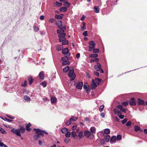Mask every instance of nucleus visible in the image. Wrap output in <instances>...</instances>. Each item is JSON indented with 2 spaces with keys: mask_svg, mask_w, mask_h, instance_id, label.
<instances>
[{
  "mask_svg": "<svg viewBox=\"0 0 147 147\" xmlns=\"http://www.w3.org/2000/svg\"><path fill=\"white\" fill-rule=\"evenodd\" d=\"M77 127V126L76 125H73L72 128V130H74L76 129Z\"/></svg>",
  "mask_w": 147,
  "mask_h": 147,
  "instance_id": "0e129e2a",
  "label": "nucleus"
},
{
  "mask_svg": "<svg viewBox=\"0 0 147 147\" xmlns=\"http://www.w3.org/2000/svg\"><path fill=\"white\" fill-rule=\"evenodd\" d=\"M40 84L42 85L43 87H46L47 86V84L45 82H43L40 83Z\"/></svg>",
  "mask_w": 147,
  "mask_h": 147,
  "instance_id": "8fccbe9b",
  "label": "nucleus"
},
{
  "mask_svg": "<svg viewBox=\"0 0 147 147\" xmlns=\"http://www.w3.org/2000/svg\"><path fill=\"white\" fill-rule=\"evenodd\" d=\"M131 124V122L130 121H128L126 124L127 126H130Z\"/></svg>",
  "mask_w": 147,
  "mask_h": 147,
  "instance_id": "603ef678",
  "label": "nucleus"
},
{
  "mask_svg": "<svg viewBox=\"0 0 147 147\" xmlns=\"http://www.w3.org/2000/svg\"><path fill=\"white\" fill-rule=\"evenodd\" d=\"M0 146L3 147H7V145L4 144L3 142H2L0 143Z\"/></svg>",
  "mask_w": 147,
  "mask_h": 147,
  "instance_id": "09e8293b",
  "label": "nucleus"
},
{
  "mask_svg": "<svg viewBox=\"0 0 147 147\" xmlns=\"http://www.w3.org/2000/svg\"><path fill=\"white\" fill-rule=\"evenodd\" d=\"M39 76L40 79L43 80L44 78V72L43 71H41L39 74Z\"/></svg>",
  "mask_w": 147,
  "mask_h": 147,
  "instance_id": "dca6fc26",
  "label": "nucleus"
},
{
  "mask_svg": "<svg viewBox=\"0 0 147 147\" xmlns=\"http://www.w3.org/2000/svg\"><path fill=\"white\" fill-rule=\"evenodd\" d=\"M86 83H85L83 86L84 89V90L87 93H89L90 91V89L89 87H88L86 85Z\"/></svg>",
  "mask_w": 147,
  "mask_h": 147,
  "instance_id": "9d476101",
  "label": "nucleus"
},
{
  "mask_svg": "<svg viewBox=\"0 0 147 147\" xmlns=\"http://www.w3.org/2000/svg\"><path fill=\"white\" fill-rule=\"evenodd\" d=\"M91 134L90 132L88 131H86L84 132V135L85 136L88 138Z\"/></svg>",
  "mask_w": 147,
  "mask_h": 147,
  "instance_id": "2eb2a0df",
  "label": "nucleus"
},
{
  "mask_svg": "<svg viewBox=\"0 0 147 147\" xmlns=\"http://www.w3.org/2000/svg\"><path fill=\"white\" fill-rule=\"evenodd\" d=\"M99 61V59L98 58H96L94 59H92L90 60L91 63H93L94 61L98 62Z\"/></svg>",
  "mask_w": 147,
  "mask_h": 147,
  "instance_id": "f704fd0d",
  "label": "nucleus"
},
{
  "mask_svg": "<svg viewBox=\"0 0 147 147\" xmlns=\"http://www.w3.org/2000/svg\"><path fill=\"white\" fill-rule=\"evenodd\" d=\"M27 85V82L26 81H25L24 82V84L22 85V86H23L25 87Z\"/></svg>",
  "mask_w": 147,
  "mask_h": 147,
  "instance_id": "69168bd1",
  "label": "nucleus"
},
{
  "mask_svg": "<svg viewBox=\"0 0 147 147\" xmlns=\"http://www.w3.org/2000/svg\"><path fill=\"white\" fill-rule=\"evenodd\" d=\"M122 104L124 105L125 106H126L128 105V103L126 102H124L122 103Z\"/></svg>",
  "mask_w": 147,
  "mask_h": 147,
  "instance_id": "e2e57ef3",
  "label": "nucleus"
},
{
  "mask_svg": "<svg viewBox=\"0 0 147 147\" xmlns=\"http://www.w3.org/2000/svg\"><path fill=\"white\" fill-rule=\"evenodd\" d=\"M72 121L71 120L69 119V121H67L65 122V124L66 125H70Z\"/></svg>",
  "mask_w": 147,
  "mask_h": 147,
  "instance_id": "de8ad7c7",
  "label": "nucleus"
},
{
  "mask_svg": "<svg viewBox=\"0 0 147 147\" xmlns=\"http://www.w3.org/2000/svg\"><path fill=\"white\" fill-rule=\"evenodd\" d=\"M110 136L109 135H107L105 136V140L106 142H108L110 139Z\"/></svg>",
  "mask_w": 147,
  "mask_h": 147,
  "instance_id": "a878e982",
  "label": "nucleus"
},
{
  "mask_svg": "<svg viewBox=\"0 0 147 147\" xmlns=\"http://www.w3.org/2000/svg\"><path fill=\"white\" fill-rule=\"evenodd\" d=\"M34 130L36 132V133L38 134L37 135H35L34 136V138L35 140H37L39 138V136L41 135L42 136H43V135L42 134V131L40 130L39 129H34Z\"/></svg>",
  "mask_w": 147,
  "mask_h": 147,
  "instance_id": "f257e3e1",
  "label": "nucleus"
},
{
  "mask_svg": "<svg viewBox=\"0 0 147 147\" xmlns=\"http://www.w3.org/2000/svg\"><path fill=\"white\" fill-rule=\"evenodd\" d=\"M71 121H75L78 119V118L74 116H72L69 119Z\"/></svg>",
  "mask_w": 147,
  "mask_h": 147,
  "instance_id": "473e14b6",
  "label": "nucleus"
},
{
  "mask_svg": "<svg viewBox=\"0 0 147 147\" xmlns=\"http://www.w3.org/2000/svg\"><path fill=\"white\" fill-rule=\"evenodd\" d=\"M104 106L103 105H101L99 109L100 111L101 112L102 111L103 109L104 108Z\"/></svg>",
  "mask_w": 147,
  "mask_h": 147,
  "instance_id": "3c124183",
  "label": "nucleus"
},
{
  "mask_svg": "<svg viewBox=\"0 0 147 147\" xmlns=\"http://www.w3.org/2000/svg\"><path fill=\"white\" fill-rule=\"evenodd\" d=\"M67 10V8L65 7H61L59 9L60 11L63 12H65Z\"/></svg>",
  "mask_w": 147,
  "mask_h": 147,
  "instance_id": "412c9836",
  "label": "nucleus"
},
{
  "mask_svg": "<svg viewBox=\"0 0 147 147\" xmlns=\"http://www.w3.org/2000/svg\"><path fill=\"white\" fill-rule=\"evenodd\" d=\"M63 53L65 55L69 56L70 55V53L69 52V50L67 48L63 49L62 51Z\"/></svg>",
  "mask_w": 147,
  "mask_h": 147,
  "instance_id": "0eeeda50",
  "label": "nucleus"
},
{
  "mask_svg": "<svg viewBox=\"0 0 147 147\" xmlns=\"http://www.w3.org/2000/svg\"><path fill=\"white\" fill-rule=\"evenodd\" d=\"M20 130V131L22 133H24L25 131V128L23 127L20 126V129H19Z\"/></svg>",
  "mask_w": 147,
  "mask_h": 147,
  "instance_id": "6ab92c4d",
  "label": "nucleus"
},
{
  "mask_svg": "<svg viewBox=\"0 0 147 147\" xmlns=\"http://www.w3.org/2000/svg\"><path fill=\"white\" fill-rule=\"evenodd\" d=\"M62 61H63L62 63V65L65 66L67 65H68L69 64V62L68 61V58L67 57H65L62 58Z\"/></svg>",
  "mask_w": 147,
  "mask_h": 147,
  "instance_id": "20e7f679",
  "label": "nucleus"
},
{
  "mask_svg": "<svg viewBox=\"0 0 147 147\" xmlns=\"http://www.w3.org/2000/svg\"><path fill=\"white\" fill-rule=\"evenodd\" d=\"M58 36L59 37H65V34L64 32L62 33L61 34H59Z\"/></svg>",
  "mask_w": 147,
  "mask_h": 147,
  "instance_id": "72a5a7b5",
  "label": "nucleus"
},
{
  "mask_svg": "<svg viewBox=\"0 0 147 147\" xmlns=\"http://www.w3.org/2000/svg\"><path fill=\"white\" fill-rule=\"evenodd\" d=\"M56 24L59 28L61 29H65L66 28L65 26H62V23L61 20L58 21L56 22Z\"/></svg>",
  "mask_w": 147,
  "mask_h": 147,
  "instance_id": "39448f33",
  "label": "nucleus"
},
{
  "mask_svg": "<svg viewBox=\"0 0 147 147\" xmlns=\"http://www.w3.org/2000/svg\"><path fill=\"white\" fill-rule=\"evenodd\" d=\"M83 85L82 82H78L77 83L76 87L78 89H82Z\"/></svg>",
  "mask_w": 147,
  "mask_h": 147,
  "instance_id": "1a4fd4ad",
  "label": "nucleus"
},
{
  "mask_svg": "<svg viewBox=\"0 0 147 147\" xmlns=\"http://www.w3.org/2000/svg\"><path fill=\"white\" fill-rule=\"evenodd\" d=\"M94 12L96 13H98L99 11V8L98 6H95L94 7Z\"/></svg>",
  "mask_w": 147,
  "mask_h": 147,
  "instance_id": "f3484780",
  "label": "nucleus"
},
{
  "mask_svg": "<svg viewBox=\"0 0 147 147\" xmlns=\"http://www.w3.org/2000/svg\"><path fill=\"white\" fill-rule=\"evenodd\" d=\"M26 129L27 130L29 131L30 130V129L29 128V127L31 125V124L29 123V125H28L27 124H26Z\"/></svg>",
  "mask_w": 147,
  "mask_h": 147,
  "instance_id": "c9c22d12",
  "label": "nucleus"
},
{
  "mask_svg": "<svg viewBox=\"0 0 147 147\" xmlns=\"http://www.w3.org/2000/svg\"><path fill=\"white\" fill-rule=\"evenodd\" d=\"M94 74L97 76H99V73L98 72H97V71H94Z\"/></svg>",
  "mask_w": 147,
  "mask_h": 147,
  "instance_id": "680f3d73",
  "label": "nucleus"
},
{
  "mask_svg": "<svg viewBox=\"0 0 147 147\" xmlns=\"http://www.w3.org/2000/svg\"><path fill=\"white\" fill-rule=\"evenodd\" d=\"M54 4L55 6L58 7H60L62 5V3H59L57 1H56V2H55L54 3Z\"/></svg>",
  "mask_w": 147,
  "mask_h": 147,
  "instance_id": "aec40b11",
  "label": "nucleus"
},
{
  "mask_svg": "<svg viewBox=\"0 0 147 147\" xmlns=\"http://www.w3.org/2000/svg\"><path fill=\"white\" fill-rule=\"evenodd\" d=\"M104 132L106 134H109L110 133V130L109 129H105Z\"/></svg>",
  "mask_w": 147,
  "mask_h": 147,
  "instance_id": "bb28decb",
  "label": "nucleus"
},
{
  "mask_svg": "<svg viewBox=\"0 0 147 147\" xmlns=\"http://www.w3.org/2000/svg\"><path fill=\"white\" fill-rule=\"evenodd\" d=\"M83 131H80L79 133L78 136L80 139H81L83 137Z\"/></svg>",
  "mask_w": 147,
  "mask_h": 147,
  "instance_id": "cd10ccee",
  "label": "nucleus"
},
{
  "mask_svg": "<svg viewBox=\"0 0 147 147\" xmlns=\"http://www.w3.org/2000/svg\"><path fill=\"white\" fill-rule=\"evenodd\" d=\"M59 41L61 42H63L64 40H65L66 39L65 37H59Z\"/></svg>",
  "mask_w": 147,
  "mask_h": 147,
  "instance_id": "c03bdc74",
  "label": "nucleus"
},
{
  "mask_svg": "<svg viewBox=\"0 0 147 147\" xmlns=\"http://www.w3.org/2000/svg\"><path fill=\"white\" fill-rule=\"evenodd\" d=\"M92 84H91V87L92 89H93L96 87L97 85L94 80L93 79L92 80Z\"/></svg>",
  "mask_w": 147,
  "mask_h": 147,
  "instance_id": "ddd939ff",
  "label": "nucleus"
},
{
  "mask_svg": "<svg viewBox=\"0 0 147 147\" xmlns=\"http://www.w3.org/2000/svg\"><path fill=\"white\" fill-rule=\"evenodd\" d=\"M24 100L27 101H29L30 102V98L28 96L26 95L25 96H24Z\"/></svg>",
  "mask_w": 147,
  "mask_h": 147,
  "instance_id": "5701e85b",
  "label": "nucleus"
},
{
  "mask_svg": "<svg viewBox=\"0 0 147 147\" xmlns=\"http://www.w3.org/2000/svg\"><path fill=\"white\" fill-rule=\"evenodd\" d=\"M117 140L116 137L115 136H113L111 138L110 140V142L111 144H113V143H115V141Z\"/></svg>",
  "mask_w": 147,
  "mask_h": 147,
  "instance_id": "4468645a",
  "label": "nucleus"
},
{
  "mask_svg": "<svg viewBox=\"0 0 147 147\" xmlns=\"http://www.w3.org/2000/svg\"><path fill=\"white\" fill-rule=\"evenodd\" d=\"M69 67L68 66L65 67L63 69V71L64 72H67L69 70Z\"/></svg>",
  "mask_w": 147,
  "mask_h": 147,
  "instance_id": "2f4dec72",
  "label": "nucleus"
},
{
  "mask_svg": "<svg viewBox=\"0 0 147 147\" xmlns=\"http://www.w3.org/2000/svg\"><path fill=\"white\" fill-rule=\"evenodd\" d=\"M71 136V133L70 132H67L65 134V136L67 138L70 137Z\"/></svg>",
  "mask_w": 147,
  "mask_h": 147,
  "instance_id": "ea45409f",
  "label": "nucleus"
},
{
  "mask_svg": "<svg viewBox=\"0 0 147 147\" xmlns=\"http://www.w3.org/2000/svg\"><path fill=\"white\" fill-rule=\"evenodd\" d=\"M114 112L115 114H117V115H119L121 114V112L119 111L117 109H114Z\"/></svg>",
  "mask_w": 147,
  "mask_h": 147,
  "instance_id": "b1692460",
  "label": "nucleus"
},
{
  "mask_svg": "<svg viewBox=\"0 0 147 147\" xmlns=\"http://www.w3.org/2000/svg\"><path fill=\"white\" fill-rule=\"evenodd\" d=\"M82 35L84 36H87L88 35V33H87V31H84L83 34H82Z\"/></svg>",
  "mask_w": 147,
  "mask_h": 147,
  "instance_id": "864d4df0",
  "label": "nucleus"
},
{
  "mask_svg": "<svg viewBox=\"0 0 147 147\" xmlns=\"http://www.w3.org/2000/svg\"><path fill=\"white\" fill-rule=\"evenodd\" d=\"M67 130V129L66 128H64L61 129V131L63 133H65Z\"/></svg>",
  "mask_w": 147,
  "mask_h": 147,
  "instance_id": "58836bf2",
  "label": "nucleus"
},
{
  "mask_svg": "<svg viewBox=\"0 0 147 147\" xmlns=\"http://www.w3.org/2000/svg\"><path fill=\"white\" fill-rule=\"evenodd\" d=\"M55 19L54 18H51L49 20V21L51 23H52L55 21Z\"/></svg>",
  "mask_w": 147,
  "mask_h": 147,
  "instance_id": "4d7b16f0",
  "label": "nucleus"
},
{
  "mask_svg": "<svg viewBox=\"0 0 147 147\" xmlns=\"http://www.w3.org/2000/svg\"><path fill=\"white\" fill-rule=\"evenodd\" d=\"M28 80L30 84H31L33 82V80L31 76L28 77Z\"/></svg>",
  "mask_w": 147,
  "mask_h": 147,
  "instance_id": "e433bc0d",
  "label": "nucleus"
},
{
  "mask_svg": "<svg viewBox=\"0 0 147 147\" xmlns=\"http://www.w3.org/2000/svg\"><path fill=\"white\" fill-rule=\"evenodd\" d=\"M51 102L52 103H55L57 100V98L55 97H52L51 98Z\"/></svg>",
  "mask_w": 147,
  "mask_h": 147,
  "instance_id": "4be33fe9",
  "label": "nucleus"
},
{
  "mask_svg": "<svg viewBox=\"0 0 147 147\" xmlns=\"http://www.w3.org/2000/svg\"><path fill=\"white\" fill-rule=\"evenodd\" d=\"M93 53H98L99 52V49H93Z\"/></svg>",
  "mask_w": 147,
  "mask_h": 147,
  "instance_id": "79ce46f5",
  "label": "nucleus"
},
{
  "mask_svg": "<svg viewBox=\"0 0 147 147\" xmlns=\"http://www.w3.org/2000/svg\"><path fill=\"white\" fill-rule=\"evenodd\" d=\"M68 75L70 77V80L71 81H73L74 80L76 77V75L74 73V71L73 69L70 70H69Z\"/></svg>",
  "mask_w": 147,
  "mask_h": 147,
  "instance_id": "7ed1b4c3",
  "label": "nucleus"
},
{
  "mask_svg": "<svg viewBox=\"0 0 147 147\" xmlns=\"http://www.w3.org/2000/svg\"><path fill=\"white\" fill-rule=\"evenodd\" d=\"M89 43L90 46L89 47H90L91 48L94 49L95 47V43L93 41H91L89 42Z\"/></svg>",
  "mask_w": 147,
  "mask_h": 147,
  "instance_id": "f8f14e48",
  "label": "nucleus"
},
{
  "mask_svg": "<svg viewBox=\"0 0 147 147\" xmlns=\"http://www.w3.org/2000/svg\"><path fill=\"white\" fill-rule=\"evenodd\" d=\"M63 16V14L59 15H56L55 16V17L56 19H61L62 18Z\"/></svg>",
  "mask_w": 147,
  "mask_h": 147,
  "instance_id": "a211bd4d",
  "label": "nucleus"
},
{
  "mask_svg": "<svg viewBox=\"0 0 147 147\" xmlns=\"http://www.w3.org/2000/svg\"><path fill=\"white\" fill-rule=\"evenodd\" d=\"M90 131L93 133H96V128L94 127H92L90 128Z\"/></svg>",
  "mask_w": 147,
  "mask_h": 147,
  "instance_id": "393cba45",
  "label": "nucleus"
},
{
  "mask_svg": "<svg viewBox=\"0 0 147 147\" xmlns=\"http://www.w3.org/2000/svg\"><path fill=\"white\" fill-rule=\"evenodd\" d=\"M138 103L139 105H143L144 104V101L140 99H138Z\"/></svg>",
  "mask_w": 147,
  "mask_h": 147,
  "instance_id": "7c9ffc66",
  "label": "nucleus"
},
{
  "mask_svg": "<svg viewBox=\"0 0 147 147\" xmlns=\"http://www.w3.org/2000/svg\"><path fill=\"white\" fill-rule=\"evenodd\" d=\"M105 114L104 113L102 112L101 113L100 115L101 117L104 118L105 117Z\"/></svg>",
  "mask_w": 147,
  "mask_h": 147,
  "instance_id": "bf43d9fd",
  "label": "nucleus"
},
{
  "mask_svg": "<svg viewBox=\"0 0 147 147\" xmlns=\"http://www.w3.org/2000/svg\"><path fill=\"white\" fill-rule=\"evenodd\" d=\"M40 18L41 20H43L44 19V16L43 15L41 16L40 17Z\"/></svg>",
  "mask_w": 147,
  "mask_h": 147,
  "instance_id": "338daca9",
  "label": "nucleus"
},
{
  "mask_svg": "<svg viewBox=\"0 0 147 147\" xmlns=\"http://www.w3.org/2000/svg\"><path fill=\"white\" fill-rule=\"evenodd\" d=\"M98 55L97 54H92L90 55V57H94L96 58L97 57H98Z\"/></svg>",
  "mask_w": 147,
  "mask_h": 147,
  "instance_id": "c85d7f7f",
  "label": "nucleus"
},
{
  "mask_svg": "<svg viewBox=\"0 0 147 147\" xmlns=\"http://www.w3.org/2000/svg\"><path fill=\"white\" fill-rule=\"evenodd\" d=\"M34 30L35 32H37L39 30V28L38 27L35 26L34 27Z\"/></svg>",
  "mask_w": 147,
  "mask_h": 147,
  "instance_id": "6e6d98bb",
  "label": "nucleus"
},
{
  "mask_svg": "<svg viewBox=\"0 0 147 147\" xmlns=\"http://www.w3.org/2000/svg\"><path fill=\"white\" fill-rule=\"evenodd\" d=\"M95 80V81H96V82L97 83V84L98 85H99V83L100 82V80L99 79H98V78H96Z\"/></svg>",
  "mask_w": 147,
  "mask_h": 147,
  "instance_id": "49530a36",
  "label": "nucleus"
},
{
  "mask_svg": "<svg viewBox=\"0 0 147 147\" xmlns=\"http://www.w3.org/2000/svg\"><path fill=\"white\" fill-rule=\"evenodd\" d=\"M134 130L135 131H138L140 129V127L138 126L137 125H135L134 126Z\"/></svg>",
  "mask_w": 147,
  "mask_h": 147,
  "instance_id": "a19ab883",
  "label": "nucleus"
},
{
  "mask_svg": "<svg viewBox=\"0 0 147 147\" xmlns=\"http://www.w3.org/2000/svg\"><path fill=\"white\" fill-rule=\"evenodd\" d=\"M64 32V30H62V29H61V30H57V32L58 34H61Z\"/></svg>",
  "mask_w": 147,
  "mask_h": 147,
  "instance_id": "4c0bfd02",
  "label": "nucleus"
},
{
  "mask_svg": "<svg viewBox=\"0 0 147 147\" xmlns=\"http://www.w3.org/2000/svg\"><path fill=\"white\" fill-rule=\"evenodd\" d=\"M130 104L131 106L135 105H136L135 101V99L134 98H132L130 99L129 101Z\"/></svg>",
  "mask_w": 147,
  "mask_h": 147,
  "instance_id": "9b49d317",
  "label": "nucleus"
},
{
  "mask_svg": "<svg viewBox=\"0 0 147 147\" xmlns=\"http://www.w3.org/2000/svg\"><path fill=\"white\" fill-rule=\"evenodd\" d=\"M11 131L12 132L16 134L18 136L20 137L21 136V132L19 129H16L15 128H13L11 129Z\"/></svg>",
  "mask_w": 147,
  "mask_h": 147,
  "instance_id": "423d86ee",
  "label": "nucleus"
},
{
  "mask_svg": "<svg viewBox=\"0 0 147 147\" xmlns=\"http://www.w3.org/2000/svg\"><path fill=\"white\" fill-rule=\"evenodd\" d=\"M127 119H125L122 121V123L123 124H125L127 122Z\"/></svg>",
  "mask_w": 147,
  "mask_h": 147,
  "instance_id": "5fc2aeb1",
  "label": "nucleus"
},
{
  "mask_svg": "<svg viewBox=\"0 0 147 147\" xmlns=\"http://www.w3.org/2000/svg\"><path fill=\"white\" fill-rule=\"evenodd\" d=\"M83 26L81 27V29L82 31H84L86 29V24L85 22H83Z\"/></svg>",
  "mask_w": 147,
  "mask_h": 147,
  "instance_id": "c756f323",
  "label": "nucleus"
},
{
  "mask_svg": "<svg viewBox=\"0 0 147 147\" xmlns=\"http://www.w3.org/2000/svg\"><path fill=\"white\" fill-rule=\"evenodd\" d=\"M71 136L72 137H75L76 136V132L75 131H73L71 132Z\"/></svg>",
  "mask_w": 147,
  "mask_h": 147,
  "instance_id": "37998d69",
  "label": "nucleus"
},
{
  "mask_svg": "<svg viewBox=\"0 0 147 147\" xmlns=\"http://www.w3.org/2000/svg\"><path fill=\"white\" fill-rule=\"evenodd\" d=\"M122 137L120 135H119L117 136L116 137V139L118 140H120L121 139Z\"/></svg>",
  "mask_w": 147,
  "mask_h": 147,
  "instance_id": "a18cd8bd",
  "label": "nucleus"
},
{
  "mask_svg": "<svg viewBox=\"0 0 147 147\" xmlns=\"http://www.w3.org/2000/svg\"><path fill=\"white\" fill-rule=\"evenodd\" d=\"M119 117L121 119H123L124 118V115H118Z\"/></svg>",
  "mask_w": 147,
  "mask_h": 147,
  "instance_id": "052dcab7",
  "label": "nucleus"
},
{
  "mask_svg": "<svg viewBox=\"0 0 147 147\" xmlns=\"http://www.w3.org/2000/svg\"><path fill=\"white\" fill-rule=\"evenodd\" d=\"M68 40H65L62 42V44L63 45H65L68 44Z\"/></svg>",
  "mask_w": 147,
  "mask_h": 147,
  "instance_id": "13d9d810",
  "label": "nucleus"
},
{
  "mask_svg": "<svg viewBox=\"0 0 147 147\" xmlns=\"http://www.w3.org/2000/svg\"><path fill=\"white\" fill-rule=\"evenodd\" d=\"M94 68L96 71H100L102 73H104V71L101 68V65L99 63H97V65L94 66Z\"/></svg>",
  "mask_w": 147,
  "mask_h": 147,
  "instance_id": "f03ea898",
  "label": "nucleus"
},
{
  "mask_svg": "<svg viewBox=\"0 0 147 147\" xmlns=\"http://www.w3.org/2000/svg\"><path fill=\"white\" fill-rule=\"evenodd\" d=\"M116 108L120 109L121 111L125 113L127 110V109H125L121 105H118L117 106Z\"/></svg>",
  "mask_w": 147,
  "mask_h": 147,
  "instance_id": "6e6552de",
  "label": "nucleus"
},
{
  "mask_svg": "<svg viewBox=\"0 0 147 147\" xmlns=\"http://www.w3.org/2000/svg\"><path fill=\"white\" fill-rule=\"evenodd\" d=\"M80 53H77L76 55V57L78 59L80 57Z\"/></svg>",
  "mask_w": 147,
  "mask_h": 147,
  "instance_id": "774afa93",
  "label": "nucleus"
}]
</instances>
